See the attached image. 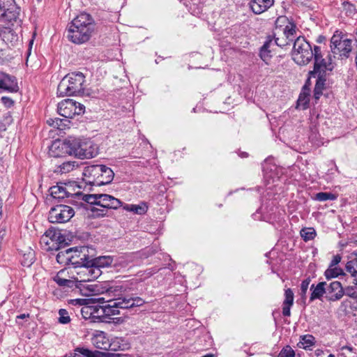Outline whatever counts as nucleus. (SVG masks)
<instances>
[{
  "label": "nucleus",
  "instance_id": "nucleus-17",
  "mask_svg": "<svg viewBox=\"0 0 357 357\" xmlns=\"http://www.w3.org/2000/svg\"><path fill=\"white\" fill-rule=\"evenodd\" d=\"M72 251V254H70V264H73L75 266H82V265H85L86 262V255L85 251H86V248L84 247H82L78 248L77 247L70 248Z\"/></svg>",
  "mask_w": 357,
  "mask_h": 357
},
{
  "label": "nucleus",
  "instance_id": "nucleus-38",
  "mask_svg": "<svg viewBox=\"0 0 357 357\" xmlns=\"http://www.w3.org/2000/svg\"><path fill=\"white\" fill-rule=\"evenodd\" d=\"M93 265L94 261L91 266H89V263L86 261L85 265H82V266L80 267L81 269L77 272V275H86V278H91L93 276Z\"/></svg>",
  "mask_w": 357,
  "mask_h": 357
},
{
  "label": "nucleus",
  "instance_id": "nucleus-32",
  "mask_svg": "<svg viewBox=\"0 0 357 357\" xmlns=\"http://www.w3.org/2000/svg\"><path fill=\"white\" fill-rule=\"evenodd\" d=\"M280 30L277 29V32L274 33L273 36V46L275 45L279 46V47H284L286 45H289L290 44V40H289L287 38L284 36V35L280 36Z\"/></svg>",
  "mask_w": 357,
  "mask_h": 357
},
{
  "label": "nucleus",
  "instance_id": "nucleus-47",
  "mask_svg": "<svg viewBox=\"0 0 357 357\" xmlns=\"http://www.w3.org/2000/svg\"><path fill=\"white\" fill-rule=\"evenodd\" d=\"M100 266H98L94 264L93 265V276L91 278H83L80 277V280L83 281H92L97 279L101 275V271L100 269Z\"/></svg>",
  "mask_w": 357,
  "mask_h": 357
},
{
  "label": "nucleus",
  "instance_id": "nucleus-28",
  "mask_svg": "<svg viewBox=\"0 0 357 357\" xmlns=\"http://www.w3.org/2000/svg\"><path fill=\"white\" fill-rule=\"evenodd\" d=\"M73 357H102V354L98 351L93 352L87 349L77 348Z\"/></svg>",
  "mask_w": 357,
  "mask_h": 357
},
{
  "label": "nucleus",
  "instance_id": "nucleus-6",
  "mask_svg": "<svg viewBox=\"0 0 357 357\" xmlns=\"http://www.w3.org/2000/svg\"><path fill=\"white\" fill-rule=\"evenodd\" d=\"M331 49L333 56L338 54L341 58H348L352 50V40L337 31L331 39Z\"/></svg>",
  "mask_w": 357,
  "mask_h": 357
},
{
  "label": "nucleus",
  "instance_id": "nucleus-52",
  "mask_svg": "<svg viewBox=\"0 0 357 357\" xmlns=\"http://www.w3.org/2000/svg\"><path fill=\"white\" fill-rule=\"evenodd\" d=\"M6 6V0H0V18L5 14V7Z\"/></svg>",
  "mask_w": 357,
  "mask_h": 357
},
{
  "label": "nucleus",
  "instance_id": "nucleus-60",
  "mask_svg": "<svg viewBox=\"0 0 357 357\" xmlns=\"http://www.w3.org/2000/svg\"><path fill=\"white\" fill-rule=\"evenodd\" d=\"M356 35H357V28H356Z\"/></svg>",
  "mask_w": 357,
  "mask_h": 357
},
{
  "label": "nucleus",
  "instance_id": "nucleus-59",
  "mask_svg": "<svg viewBox=\"0 0 357 357\" xmlns=\"http://www.w3.org/2000/svg\"><path fill=\"white\" fill-rule=\"evenodd\" d=\"M328 357H335V356L333 354H329Z\"/></svg>",
  "mask_w": 357,
  "mask_h": 357
},
{
  "label": "nucleus",
  "instance_id": "nucleus-1",
  "mask_svg": "<svg viewBox=\"0 0 357 357\" xmlns=\"http://www.w3.org/2000/svg\"><path fill=\"white\" fill-rule=\"evenodd\" d=\"M96 30L95 20L86 13H81L74 18L68 29L67 37L75 44L88 42Z\"/></svg>",
  "mask_w": 357,
  "mask_h": 357
},
{
  "label": "nucleus",
  "instance_id": "nucleus-57",
  "mask_svg": "<svg viewBox=\"0 0 357 357\" xmlns=\"http://www.w3.org/2000/svg\"><path fill=\"white\" fill-rule=\"evenodd\" d=\"M315 352H316V354H317V355H319V354H320L321 353H322L323 351H322L321 350L318 349V350H317Z\"/></svg>",
  "mask_w": 357,
  "mask_h": 357
},
{
  "label": "nucleus",
  "instance_id": "nucleus-44",
  "mask_svg": "<svg viewBox=\"0 0 357 357\" xmlns=\"http://www.w3.org/2000/svg\"><path fill=\"white\" fill-rule=\"evenodd\" d=\"M59 322L62 324H66L70 321L68 312L65 309H61L59 311Z\"/></svg>",
  "mask_w": 357,
  "mask_h": 357
},
{
  "label": "nucleus",
  "instance_id": "nucleus-23",
  "mask_svg": "<svg viewBox=\"0 0 357 357\" xmlns=\"http://www.w3.org/2000/svg\"><path fill=\"white\" fill-rule=\"evenodd\" d=\"M122 206L125 211L133 212L134 213L138 215L145 214L148 210V206L144 202H142L138 205L126 204Z\"/></svg>",
  "mask_w": 357,
  "mask_h": 357
},
{
  "label": "nucleus",
  "instance_id": "nucleus-3",
  "mask_svg": "<svg viewBox=\"0 0 357 357\" xmlns=\"http://www.w3.org/2000/svg\"><path fill=\"white\" fill-rule=\"evenodd\" d=\"M85 77L82 73L73 72L66 75L57 87V93L61 96H70L84 92Z\"/></svg>",
  "mask_w": 357,
  "mask_h": 357
},
{
  "label": "nucleus",
  "instance_id": "nucleus-27",
  "mask_svg": "<svg viewBox=\"0 0 357 357\" xmlns=\"http://www.w3.org/2000/svg\"><path fill=\"white\" fill-rule=\"evenodd\" d=\"M70 254H72V251L70 248L59 251L56 255L57 262L63 265L70 264L71 260Z\"/></svg>",
  "mask_w": 357,
  "mask_h": 357
},
{
  "label": "nucleus",
  "instance_id": "nucleus-14",
  "mask_svg": "<svg viewBox=\"0 0 357 357\" xmlns=\"http://www.w3.org/2000/svg\"><path fill=\"white\" fill-rule=\"evenodd\" d=\"M73 138L64 141H55L50 148V154L52 157L58 158L73 153Z\"/></svg>",
  "mask_w": 357,
  "mask_h": 357
},
{
  "label": "nucleus",
  "instance_id": "nucleus-7",
  "mask_svg": "<svg viewBox=\"0 0 357 357\" xmlns=\"http://www.w3.org/2000/svg\"><path fill=\"white\" fill-rule=\"evenodd\" d=\"M335 57V56L328 54L327 57L324 59L321 55V48L318 46H315L314 70L310 71V77H315L316 74L319 72L326 73V70H332L334 68Z\"/></svg>",
  "mask_w": 357,
  "mask_h": 357
},
{
  "label": "nucleus",
  "instance_id": "nucleus-4",
  "mask_svg": "<svg viewBox=\"0 0 357 357\" xmlns=\"http://www.w3.org/2000/svg\"><path fill=\"white\" fill-rule=\"evenodd\" d=\"M292 59L298 65H306L315 56V46L311 45L304 37H298L294 43Z\"/></svg>",
  "mask_w": 357,
  "mask_h": 357
},
{
  "label": "nucleus",
  "instance_id": "nucleus-45",
  "mask_svg": "<svg viewBox=\"0 0 357 357\" xmlns=\"http://www.w3.org/2000/svg\"><path fill=\"white\" fill-rule=\"evenodd\" d=\"M278 357H295V352L291 347L286 346L280 351Z\"/></svg>",
  "mask_w": 357,
  "mask_h": 357
},
{
  "label": "nucleus",
  "instance_id": "nucleus-9",
  "mask_svg": "<svg viewBox=\"0 0 357 357\" xmlns=\"http://www.w3.org/2000/svg\"><path fill=\"white\" fill-rule=\"evenodd\" d=\"M85 107L84 105L73 99H65L58 104L57 111L59 115L71 119L76 115L84 113Z\"/></svg>",
  "mask_w": 357,
  "mask_h": 357
},
{
  "label": "nucleus",
  "instance_id": "nucleus-54",
  "mask_svg": "<svg viewBox=\"0 0 357 357\" xmlns=\"http://www.w3.org/2000/svg\"><path fill=\"white\" fill-rule=\"evenodd\" d=\"M29 317V314H21L17 316L16 319H24L26 318Z\"/></svg>",
  "mask_w": 357,
  "mask_h": 357
},
{
  "label": "nucleus",
  "instance_id": "nucleus-31",
  "mask_svg": "<svg viewBox=\"0 0 357 357\" xmlns=\"http://www.w3.org/2000/svg\"><path fill=\"white\" fill-rule=\"evenodd\" d=\"M110 292H112V289H109L107 291V294H106L103 296H98L97 298H88V299H86V301H88V303H91V304L97 303V305L102 304V305L108 304L109 303L108 301H115L117 298H109L108 296H109Z\"/></svg>",
  "mask_w": 357,
  "mask_h": 357
},
{
  "label": "nucleus",
  "instance_id": "nucleus-29",
  "mask_svg": "<svg viewBox=\"0 0 357 357\" xmlns=\"http://www.w3.org/2000/svg\"><path fill=\"white\" fill-rule=\"evenodd\" d=\"M315 343V338L312 335H305L301 337L298 347L301 349H307Z\"/></svg>",
  "mask_w": 357,
  "mask_h": 357
},
{
  "label": "nucleus",
  "instance_id": "nucleus-51",
  "mask_svg": "<svg viewBox=\"0 0 357 357\" xmlns=\"http://www.w3.org/2000/svg\"><path fill=\"white\" fill-rule=\"evenodd\" d=\"M341 256L340 255H336L333 257L332 261H331V264L329 266H336V265H337L340 261H341Z\"/></svg>",
  "mask_w": 357,
  "mask_h": 357
},
{
  "label": "nucleus",
  "instance_id": "nucleus-10",
  "mask_svg": "<svg viewBox=\"0 0 357 357\" xmlns=\"http://www.w3.org/2000/svg\"><path fill=\"white\" fill-rule=\"evenodd\" d=\"M75 215L74 209L67 205H56L49 212L48 219L52 223L68 222Z\"/></svg>",
  "mask_w": 357,
  "mask_h": 357
},
{
  "label": "nucleus",
  "instance_id": "nucleus-49",
  "mask_svg": "<svg viewBox=\"0 0 357 357\" xmlns=\"http://www.w3.org/2000/svg\"><path fill=\"white\" fill-rule=\"evenodd\" d=\"M1 102L8 108L11 107L14 104V101L11 98L6 96H3L1 98Z\"/></svg>",
  "mask_w": 357,
  "mask_h": 357
},
{
  "label": "nucleus",
  "instance_id": "nucleus-35",
  "mask_svg": "<svg viewBox=\"0 0 357 357\" xmlns=\"http://www.w3.org/2000/svg\"><path fill=\"white\" fill-rule=\"evenodd\" d=\"M296 26L292 23H288L287 25L282 30V35H284L290 41H293L295 38Z\"/></svg>",
  "mask_w": 357,
  "mask_h": 357
},
{
  "label": "nucleus",
  "instance_id": "nucleus-33",
  "mask_svg": "<svg viewBox=\"0 0 357 357\" xmlns=\"http://www.w3.org/2000/svg\"><path fill=\"white\" fill-rule=\"evenodd\" d=\"M346 270L354 278V283L357 285V258L351 259L347 263Z\"/></svg>",
  "mask_w": 357,
  "mask_h": 357
},
{
  "label": "nucleus",
  "instance_id": "nucleus-36",
  "mask_svg": "<svg viewBox=\"0 0 357 357\" xmlns=\"http://www.w3.org/2000/svg\"><path fill=\"white\" fill-rule=\"evenodd\" d=\"M343 270L337 266H329L328 269L325 271V276L327 279L337 278L339 275H344Z\"/></svg>",
  "mask_w": 357,
  "mask_h": 357
},
{
  "label": "nucleus",
  "instance_id": "nucleus-24",
  "mask_svg": "<svg viewBox=\"0 0 357 357\" xmlns=\"http://www.w3.org/2000/svg\"><path fill=\"white\" fill-rule=\"evenodd\" d=\"M75 196L88 204L98 206L100 194H84L81 192H75Z\"/></svg>",
  "mask_w": 357,
  "mask_h": 357
},
{
  "label": "nucleus",
  "instance_id": "nucleus-37",
  "mask_svg": "<svg viewBox=\"0 0 357 357\" xmlns=\"http://www.w3.org/2000/svg\"><path fill=\"white\" fill-rule=\"evenodd\" d=\"M314 78H316V84H315L314 91H315V95H317L319 93V91H321L324 86L325 81H326L325 73L319 72V73H317V74H316V77Z\"/></svg>",
  "mask_w": 357,
  "mask_h": 357
},
{
  "label": "nucleus",
  "instance_id": "nucleus-13",
  "mask_svg": "<svg viewBox=\"0 0 357 357\" xmlns=\"http://www.w3.org/2000/svg\"><path fill=\"white\" fill-rule=\"evenodd\" d=\"M85 172L86 173L84 174L89 173L93 176H97L99 182L102 184L109 183L112 182L114 176V174L112 169L103 165H96L88 167Z\"/></svg>",
  "mask_w": 357,
  "mask_h": 357
},
{
  "label": "nucleus",
  "instance_id": "nucleus-19",
  "mask_svg": "<svg viewBox=\"0 0 357 357\" xmlns=\"http://www.w3.org/2000/svg\"><path fill=\"white\" fill-rule=\"evenodd\" d=\"M274 4V0H250L249 5L251 10L256 15H259Z\"/></svg>",
  "mask_w": 357,
  "mask_h": 357
},
{
  "label": "nucleus",
  "instance_id": "nucleus-22",
  "mask_svg": "<svg viewBox=\"0 0 357 357\" xmlns=\"http://www.w3.org/2000/svg\"><path fill=\"white\" fill-rule=\"evenodd\" d=\"M273 46V39L272 37L268 36L267 38V40L263 45V46L261 47L259 56L261 59L266 63H268V62L270 61L271 58V48Z\"/></svg>",
  "mask_w": 357,
  "mask_h": 357
},
{
  "label": "nucleus",
  "instance_id": "nucleus-15",
  "mask_svg": "<svg viewBox=\"0 0 357 357\" xmlns=\"http://www.w3.org/2000/svg\"><path fill=\"white\" fill-rule=\"evenodd\" d=\"M76 186L78 188L79 187L77 185L75 182H70L68 183H61L59 185L53 186L50 188L51 195L55 199H63L70 196L75 195V192H73V188Z\"/></svg>",
  "mask_w": 357,
  "mask_h": 357
},
{
  "label": "nucleus",
  "instance_id": "nucleus-20",
  "mask_svg": "<svg viewBox=\"0 0 357 357\" xmlns=\"http://www.w3.org/2000/svg\"><path fill=\"white\" fill-rule=\"evenodd\" d=\"M294 293L291 289H287L284 291V300L282 303V314L284 317H290L291 307L294 304Z\"/></svg>",
  "mask_w": 357,
  "mask_h": 357
},
{
  "label": "nucleus",
  "instance_id": "nucleus-2",
  "mask_svg": "<svg viewBox=\"0 0 357 357\" xmlns=\"http://www.w3.org/2000/svg\"><path fill=\"white\" fill-rule=\"evenodd\" d=\"M103 305H92L91 315L96 318L109 317L120 314V309L142 306L145 302L139 297H118L115 301H108Z\"/></svg>",
  "mask_w": 357,
  "mask_h": 357
},
{
  "label": "nucleus",
  "instance_id": "nucleus-56",
  "mask_svg": "<svg viewBox=\"0 0 357 357\" xmlns=\"http://www.w3.org/2000/svg\"><path fill=\"white\" fill-rule=\"evenodd\" d=\"M342 350H347V351H351L353 350V348L350 346H344L342 347Z\"/></svg>",
  "mask_w": 357,
  "mask_h": 357
},
{
  "label": "nucleus",
  "instance_id": "nucleus-25",
  "mask_svg": "<svg viewBox=\"0 0 357 357\" xmlns=\"http://www.w3.org/2000/svg\"><path fill=\"white\" fill-rule=\"evenodd\" d=\"M78 167V164L75 161L63 162L61 165L57 166L54 169L55 173L66 174L73 171Z\"/></svg>",
  "mask_w": 357,
  "mask_h": 357
},
{
  "label": "nucleus",
  "instance_id": "nucleus-11",
  "mask_svg": "<svg viewBox=\"0 0 357 357\" xmlns=\"http://www.w3.org/2000/svg\"><path fill=\"white\" fill-rule=\"evenodd\" d=\"M98 206H100L102 208L100 209L96 207H93L91 210L97 216H104L106 214L107 209H117L121 206L123 203L119 199L107 195V194H100Z\"/></svg>",
  "mask_w": 357,
  "mask_h": 357
},
{
  "label": "nucleus",
  "instance_id": "nucleus-12",
  "mask_svg": "<svg viewBox=\"0 0 357 357\" xmlns=\"http://www.w3.org/2000/svg\"><path fill=\"white\" fill-rule=\"evenodd\" d=\"M63 242L64 238L61 232L54 229L46 231L40 238V243L47 246V250H58Z\"/></svg>",
  "mask_w": 357,
  "mask_h": 357
},
{
  "label": "nucleus",
  "instance_id": "nucleus-34",
  "mask_svg": "<svg viewBox=\"0 0 357 357\" xmlns=\"http://www.w3.org/2000/svg\"><path fill=\"white\" fill-rule=\"evenodd\" d=\"M342 10L345 15L350 17H354L357 14L356 6L349 1H344L342 3Z\"/></svg>",
  "mask_w": 357,
  "mask_h": 357
},
{
  "label": "nucleus",
  "instance_id": "nucleus-48",
  "mask_svg": "<svg viewBox=\"0 0 357 357\" xmlns=\"http://www.w3.org/2000/svg\"><path fill=\"white\" fill-rule=\"evenodd\" d=\"M27 255L28 260L24 261L22 262L24 266H31L33 261H34V254L33 252L29 251L27 255H24V256Z\"/></svg>",
  "mask_w": 357,
  "mask_h": 357
},
{
  "label": "nucleus",
  "instance_id": "nucleus-53",
  "mask_svg": "<svg viewBox=\"0 0 357 357\" xmlns=\"http://www.w3.org/2000/svg\"><path fill=\"white\" fill-rule=\"evenodd\" d=\"M6 235V230L4 227L0 228V245Z\"/></svg>",
  "mask_w": 357,
  "mask_h": 357
},
{
  "label": "nucleus",
  "instance_id": "nucleus-26",
  "mask_svg": "<svg viewBox=\"0 0 357 357\" xmlns=\"http://www.w3.org/2000/svg\"><path fill=\"white\" fill-rule=\"evenodd\" d=\"M65 274V271H60L56 275L54 278V280L61 287H73L75 285L74 280H68L63 278Z\"/></svg>",
  "mask_w": 357,
  "mask_h": 357
},
{
  "label": "nucleus",
  "instance_id": "nucleus-41",
  "mask_svg": "<svg viewBox=\"0 0 357 357\" xmlns=\"http://www.w3.org/2000/svg\"><path fill=\"white\" fill-rule=\"evenodd\" d=\"M309 94L305 92L301 93L297 100L298 106L301 107L303 109H306L309 103Z\"/></svg>",
  "mask_w": 357,
  "mask_h": 357
},
{
  "label": "nucleus",
  "instance_id": "nucleus-5",
  "mask_svg": "<svg viewBox=\"0 0 357 357\" xmlns=\"http://www.w3.org/2000/svg\"><path fill=\"white\" fill-rule=\"evenodd\" d=\"M73 153L80 159H90L98 154V146L90 139L73 138Z\"/></svg>",
  "mask_w": 357,
  "mask_h": 357
},
{
  "label": "nucleus",
  "instance_id": "nucleus-42",
  "mask_svg": "<svg viewBox=\"0 0 357 357\" xmlns=\"http://www.w3.org/2000/svg\"><path fill=\"white\" fill-rule=\"evenodd\" d=\"M63 121H67L66 120H63L59 118H56L54 119H50L47 121V123L54 128H56L60 130H63L64 127L66 126Z\"/></svg>",
  "mask_w": 357,
  "mask_h": 357
},
{
  "label": "nucleus",
  "instance_id": "nucleus-58",
  "mask_svg": "<svg viewBox=\"0 0 357 357\" xmlns=\"http://www.w3.org/2000/svg\"><path fill=\"white\" fill-rule=\"evenodd\" d=\"M202 357H213V354H206Z\"/></svg>",
  "mask_w": 357,
  "mask_h": 357
},
{
  "label": "nucleus",
  "instance_id": "nucleus-18",
  "mask_svg": "<svg viewBox=\"0 0 357 357\" xmlns=\"http://www.w3.org/2000/svg\"><path fill=\"white\" fill-rule=\"evenodd\" d=\"M6 6L5 7V14L1 18L8 22L15 21L19 18L20 9L17 7L14 0H6Z\"/></svg>",
  "mask_w": 357,
  "mask_h": 357
},
{
  "label": "nucleus",
  "instance_id": "nucleus-50",
  "mask_svg": "<svg viewBox=\"0 0 357 357\" xmlns=\"http://www.w3.org/2000/svg\"><path fill=\"white\" fill-rule=\"evenodd\" d=\"M310 284V280L307 279L303 280L301 284V291L303 295H305L307 291Z\"/></svg>",
  "mask_w": 357,
  "mask_h": 357
},
{
  "label": "nucleus",
  "instance_id": "nucleus-46",
  "mask_svg": "<svg viewBox=\"0 0 357 357\" xmlns=\"http://www.w3.org/2000/svg\"><path fill=\"white\" fill-rule=\"evenodd\" d=\"M82 304H84L85 305L82 307L81 312L82 315L86 318V315H89V317H91V307L90 304L91 303H88V301L86 299L82 300Z\"/></svg>",
  "mask_w": 357,
  "mask_h": 357
},
{
  "label": "nucleus",
  "instance_id": "nucleus-55",
  "mask_svg": "<svg viewBox=\"0 0 357 357\" xmlns=\"http://www.w3.org/2000/svg\"><path fill=\"white\" fill-rule=\"evenodd\" d=\"M77 275L79 277L76 278L75 280H76V282H84L83 280H80V277H82V278L86 277V275Z\"/></svg>",
  "mask_w": 357,
  "mask_h": 357
},
{
  "label": "nucleus",
  "instance_id": "nucleus-30",
  "mask_svg": "<svg viewBox=\"0 0 357 357\" xmlns=\"http://www.w3.org/2000/svg\"><path fill=\"white\" fill-rule=\"evenodd\" d=\"M94 264L100 267L114 266V258L111 256H100L93 259Z\"/></svg>",
  "mask_w": 357,
  "mask_h": 357
},
{
  "label": "nucleus",
  "instance_id": "nucleus-8",
  "mask_svg": "<svg viewBox=\"0 0 357 357\" xmlns=\"http://www.w3.org/2000/svg\"><path fill=\"white\" fill-rule=\"evenodd\" d=\"M124 340L121 338H116L112 343L109 342L106 334L102 331H98L92 338L93 344L98 349L103 350H125L128 348L127 343L120 344Z\"/></svg>",
  "mask_w": 357,
  "mask_h": 357
},
{
  "label": "nucleus",
  "instance_id": "nucleus-43",
  "mask_svg": "<svg viewBox=\"0 0 357 357\" xmlns=\"http://www.w3.org/2000/svg\"><path fill=\"white\" fill-rule=\"evenodd\" d=\"M128 257L127 256H121L119 257L114 258V267H121L126 268L129 262Z\"/></svg>",
  "mask_w": 357,
  "mask_h": 357
},
{
  "label": "nucleus",
  "instance_id": "nucleus-21",
  "mask_svg": "<svg viewBox=\"0 0 357 357\" xmlns=\"http://www.w3.org/2000/svg\"><path fill=\"white\" fill-rule=\"evenodd\" d=\"M312 291L310 296V301H312L315 299L321 300L324 295L326 296V282H321L317 285L312 284L310 287Z\"/></svg>",
  "mask_w": 357,
  "mask_h": 357
},
{
  "label": "nucleus",
  "instance_id": "nucleus-39",
  "mask_svg": "<svg viewBox=\"0 0 357 357\" xmlns=\"http://www.w3.org/2000/svg\"><path fill=\"white\" fill-rule=\"evenodd\" d=\"M300 233L305 241L312 240L316 236L315 230L311 227L302 229Z\"/></svg>",
  "mask_w": 357,
  "mask_h": 357
},
{
  "label": "nucleus",
  "instance_id": "nucleus-16",
  "mask_svg": "<svg viewBox=\"0 0 357 357\" xmlns=\"http://www.w3.org/2000/svg\"><path fill=\"white\" fill-rule=\"evenodd\" d=\"M344 296V289L342 284L338 281H334L330 284L326 283V298L329 301L340 300Z\"/></svg>",
  "mask_w": 357,
  "mask_h": 357
},
{
  "label": "nucleus",
  "instance_id": "nucleus-40",
  "mask_svg": "<svg viewBox=\"0 0 357 357\" xmlns=\"http://www.w3.org/2000/svg\"><path fill=\"white\" fill-rule=\"evenodd\" d=\"M337 197L331 192H321L315 195V199L319 202H325L327 200H335Z\"/></svg>",
  "mask_w": 357,
  "mask_h": 357
}]
</instances>
